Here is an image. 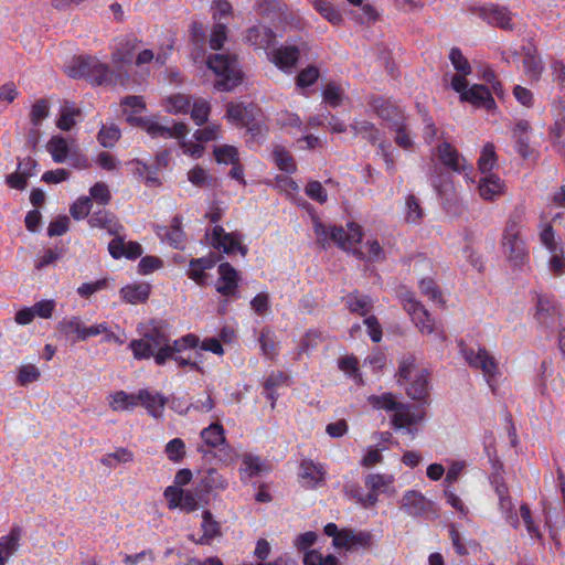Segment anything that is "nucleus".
<instances>
[{"label": "nucleus", "instance_id": "nucleus-42", "mask_svg": "<svg viewBox=\"0 0 565 565\" xmlns=\"http://www.w3.org/2000/svg\"><path fill=\"white\" fill-rule=\"evenodd\" d=\"M210 111V104L202 98L192 102L190 107L191 118L198 126H201L209 120Z\"/></svg>", "mask_w": 565, "mask_h": 565}, {"label": "nucleus", "instance_id": "nucleus-33", "mask_svg": "<svg viewBox=\"0 0 565 565\" xmlns=\"http://www.w3.org/2000/svg\"><path fill=\"white\" fill-rule=\"evenodd\" d=\"M345 302L351 312H356L361 316H366L373 308L372 299L359 292L348 295Z\"/></svg>", "mask_w": 565, "mask_h": 565}, {"label": "nucleus", "instance_id": "nucleus-25", "mask_svg": "<svg viewBox=\"0 0 565 565\" xmlns=\"http://www.w3.org/2000/svg\"><path fill=\"white\" fill-rule=\"evenodd\" d=\"M46 150L56 163H63L70 156L76 154L74 148L61 136H53L46 143Z\"/></svg>", "mask_w": 565, "mask_h": 565}, {"label": "nucleus", "instance_id": "nucleus-40", "mask_svg": "<svg viewBox=\"0 0 565 565\" xmlns=\"http://www.w3.org/2000/svg\"><path fill=\"white\" fill-rule=\"evenodd\" d=\"M276 166L287 173L296 171V163L292 156L281 146L275 147L273 151Z\"/></svg>", "mask_w": 565, "mask_h": 565}, {"label": "nucleus", "instance_id": "nucleus-9", "mask_svg": "<svg viewBox=\"0 0 565 565\" xmlns=\"http://www.w3.org/2000/svg\"><path fill=\"white\" fill-rule=\"evenodd\" d=\"M535 319L541 328L553 331L555 328L561 327L559 308L547 296L537 295Z\"/></svg>", "mask_w": 565, "mask_h": 565}, {"label": "nucleus", "instance_id": "nucleus-47", "mask_svg": "<svg viewBox=\"0 0 565 565\" xmlns=\"http://www.w3.org/2000/svg\"><path fill=\"white\" fill-rule=\"evenodd\" d=\"M169 460L180 462L185 456V444L181 438L171 439L164 448Z\"/></svg>", "mask_w": 565, "mask_h": 565}, {"label": "nucleus", "instance_id": "nucleus-23", "mask_svg": "<svg viewBox=\"0 0 565 565\" xmlns=\"http://www.w3.org/2000/svg\"><path fill=\"white\" fill-rule=\"evenodd\" d=\"M324 470L321 465L311 460H303L300 463V478L308 488H316L324 481Z\"/></svg>", "mask_w": 565, "mask_h": 565}, {"label": "nucleus", "instance_id": "nucleus-15", "mask_svg": "<svg viewBox=\"0 0 565 565\" xmlns=\"http://www.w3.org/2000/svg\"><path fill=\"white\" fill-rule=\"evenodd\" d=\"M503 247L509 259L513 262L514 265H520L524 262L526 257L525 246L514 227H510L505 231Z\"/></svg>", "mask_w": 565, "mask_h": 565}, {"label": "nucleus", "instance_id": "nucleus-43", "mask_svg": "<svg viewBox=\"0 0 565 565\" xmlns=\"http://www.w3.org/2000/svg\"><path fill=\"white\" fill-rule=\"evenodd\" d=\"M120 138V129L116 125H104L97 136L99 143L105 148H113Z\"/></svg>", "mask_w": 565, "mask_h": 565}, {"label": "nucleus", "instance_id": "nucleus-45", "mask_svg": "<svg viewBox=\"0 0 565 565\" xmlns=\"http://www.w3.org/2000/svg\"><path fill=\"white\" fill-rule=\"evenodd\" d=\"M497 162V156L494 152V146L492 143H487L483 146L481 156L478 160L479 170L482 173H488L492 170Z\"/></svg>", "mask_w": 565, "mask_h": 565}, {"label": "nucleus", "instance_id": "nucleus-38", "mask_svg": "<svg viewBox=\"0 0 565 565\" xmlns=\"http://www.w3.org/2000/svg\"><path fill=\"white\" fill-rule=\"evenodd\" d=\"M449 60L454 68L457 71V74L455 76H462V78H466V76H468L471 73V65L468 62V60L463 56L460 49L452 47L449 53Z\"/></svg>", "mask_w": 565, "mask_h": 565}, {"label": "nucleus", "instance_id": "nucleus-37", "mask_svg": "<svg viewBox=\"0 0 565 565\" xmlns=\"http://www.w3.org/2000/svg\"><path fill=\"white\" fill-rule=\"evenodd\" d=\"M394 482V477L390 475L371 473L365 478V486L377 493H384Z\"/></svg>", "mask_w": 565, "mask_h": 565}, {"label": "nucleus", "instance_id": "nucleus-30", "mask_svg": "<svg viewBox=\"0 0 565 565\" xmlns=\"http://www.w3.org/2000/svg\"><path fill=\"white\" fill-rule=\"evenodd\" d=\"M135 460V454L126 448L118 447L114 451L104 455L100 458V463L109 469L116 468L118 465L130 463Z\"/></svg>", "mask_w": 565, "mask_h": 565}, {"label": "nucleus", "instance_id": "nucleus-64", "mask_svg": "<svg viewBox=\"0 0 565 565\" xmlns=\"http://www.w3.org/2000/svg\"><path fill=\"white\" fill-rule=\"evenodd\" d=\"M306 194L319 203H324L328 199L327 192L319 181L309 182L306 186Z\"/></svg>", "mask_w": 565, "mask_h": 565}, {"label": "nucleus", "instance_id": "nucleus-26", "mask_svg": "<svg viewBox=\"0 0 565 565\" xmlns=\"http://www.w3.org/2000/svg\"><path fill=\"white\" fill-rule=\"evenodd\" d=\"M92 227H99L106 230L110 235H118L122 230L121 224L117 221L114 214L108 211L100 210L95 212L88 220Z\"/></svg>", "mask_w": 565, "mask_h": 565}, {"label": "nucleus", "instance_id": "nucleus-3", "mask_svg": "<svg viewBox=\"0 0 565 565\" xmlns=\"http://www.w3.org/2000/svg\"><path fill=\"white\" fill-rule=\"evenodd\" d=\"M313 225L317 241L322 246L332 241L339 247L350 250L362 239L361 227L355 223H349L348 231L342 227L327 226L319 220H315Z\"/></svg>", "mask_w": 565, "mask_h": 565}, {"label": "nucleus", "instance_id": "nucleus-50", "mask_svg": "<svg viewBox=\"0 0 565 565\" xmlns=\"http://www.w3.org/2000/svg\"><path fill=\"white\" fill-rule=\"evenodd\" d=\"M227 39V28L225 24L216 23L210 34L209 44L214 51H218L223 47L224 42Z\"/></svg>", "mask_w": 565, "mask_h": 565}, {"label": "nucleus", "instance_id": "nucleus-52", "mask_svg": "<svg viewBox=\"0 0 565 565\" xmlns=\"http://www.w3.org/2000/svg\"><path fill=\"white\" fill-rule=\"evenodd\" d=\"M40 376L41 372L34 364H24L19 369L18 382L25 386L30 383L36 382Z\"/></svg>", "mask_w": 565, "mask_h": 565}, {"label": "nucleus", "instance_id": "nucleus-41", "mask_svg": "<svg viewBox=\"0 0 565 565\" xmlns=\"http://www.w3.org/2000/svg\"><path fill=\"white\" fill-rule=\"evenodd\" d=\"M264 469V465L258 457L245 455L243 457L242 467L239 469L242 479H248L259 475Z\"/></svg>", "mask_w": 565, "mask_h": 565}, {"label": "nucleus", "instance_id": "nucleus-35", "mask_svg": "<svg viewBox=\"0 0 565 565\" xmlns=\"http://www.w3.org/2000/svg\"><path fill=\"white\" fill-rule=\"evenodd\" d=\"M201 438L209 447L215 448L225 444V431L221 424L212 423L201 431Z\"/></svg>", "mask_w": 565, "mask_h": 565}, {"label": "nucleus", "instance_id": "nucleus-14", "mask_svg": "<svg viewBox=\"0 0 565 565\" xmlns=\"http://www.w3.org/2000/svg\"><path fill=\"white\" fill-rule=\"evenodd\" d=\"M244 39L256 50H267L274 45L276 35L270 28L256 24L246 30Z\"/></svg>", "mask_w": 565, "mask_h": 565}, {"label": "nucleus", "instance_id": "nucleus-53", "mask_svg": "<svg viewBox=\"0 0 565 565\" xmlns=\"http://www.w3.org/2000/svg\"><path fill=\"white\" fill-rule=\"evenodd\" d=\"M370 403L376 407V408H380V409H386V411H393L395 412V409L399 406V402H397L393 394L391 393H386V394H383L381 396H371L369 398Z\"/></svg>", "mask_w": 565, "mask_h": 565}, {"label": "nucleus", "instance_id": "nucleus-7", "mask_svg": "<svg viewBox=\"0 0 565 565\" xmlns=\"http://www.w3.org/2000/svg\"><path fill=\"white\" fill-rule=\"evenodd\" d=\"M460 353L470 367L481 370L484 377L490 381L498 373V362L486 348L475 350L460 343Z\"/></svg>", "mask_w": 565, "mask_h": 565}, {"label": "nucleus", "instance_id": "nucleus-57", "mask_svg": "<svg viewBox=\"0 0 565 565\" xmlns=\"http://www.w3.org/2000/svg\"><path fill=\"white\" fill-rule=\"evenodd\" d=\"M108 280L106 278L93 281L84 282L77 288V294L83 298H88L97 291L106 289Z\"/></svg>", "mask_w": 565, "mask_h": 565}, {"label": "nucleus", "instance_id": "nucleus-2", "mask_svg": "<svg viewBox=\"0 0 565 565\" xmlns=\"http://www.w3.org/2000/svg\"><path fill=\"white\" fill-rule=\"evenodd\" d=\"M66 74L72 78H85L95 85L122 84L127 74L111 71L108 64L95 56H79L66 67Z\"/></svg>", "mask_w": 565, "mask_h": 565}, {"label": "nucleus", "instance_id": "nucleus-28", "mask_svg": "<svg viewBox=\"0 0 565 565\" xmlns=\"http://www.w3.org/2000/svg\"><path fill=\"white\" fill-rule=\"evenodd\" d=\"M438 157L444 166L454 171H461L465 169V159L460 157L458 151L448 142H444L438 147Z\"/></svg>", "mask_w": 565, "mask_h": 565}, {"label": "nucleus", "instance_id": "nucleus-6", "mask_svg": "<svg viewBox=\"0 0 565 565\" xmlns=\"http://www.w3.org/2000/svg\"><path fill=\"white\" fill-rule=\"evenodd\" d=\"M398 299L404 310L411 316L412 321L424 334H430L436 330V324L428 310L415 298L413 291L402 289Z\"/></svg>", "mask_w": 565, "mask_h": 565}, {"label": "nucleus", "instance_id": "nucleus-58", "mask_svg": "<svg viewBox=\"0 0 565 565\" xmlns=\"http://www.w3.org/2000/svg\"><path fill=\"white\" fill-rule=\"evenodd\" d=\"M49 116V103L45 99H39L31 109L30 118L34 126H39L43 119Z\"/></svg>", "mask_w": 565, "mask_h": 565}, {"label": "nucleus", "instance_id": "nucleus-49", "mask_svg": "<svg viewBox=\"0 0 565 565\" xmlns=\"http://www.w3.org/2000/svg\"><path fill=\"white\" fill-rule=\"evenodd\" d=\"M214 156L217 162L225 164H235L238 162V151L235 147L224 145L214 149Z\"/></svg>", "mask_w": 565, "mask_h": 565}, {"label": "nucleus", "instance_id": "nucleus-24", "mask_svg": "<svg viewBox=\"0 0 565 565\" xmlns=\"http://www.w3.org/2000/svg\"><path fill=\"white\" fill-rule=\"evenodd\" d=\"M479 193L483 200H494L504 192V182L495 174H487L479 181Z\"/></svg>", "mask_w": 565, "mask_h": 565}, {"label": "nucleus", "instance_id": "nucleus-62", "mask_svg": "<svg viewBox=\"0 0 565 565\" xmlns=\"http://www.w3.org/2000/svg\"><path fill=\"white\" fill-rule=\"evenodd\" d=\"M218 135H220V126L212 124L202 129H198L193 136H194L195 140L199 142H207V141L216 140L218 138Z\"/></svg>", "mask_w": 565, "mask_h": 565}, {"label": "nucleus", "instance_id": "nucleus-34", "mask_svg": "<svg viewBox=\"0 0 565 565\" xmlns=\"http://www.w3.org/2000/svg\"><path fill=\"white\" fill-rule=\"evenodd\" d=\"M84 327L85 324L78 316L65 317L57 323V330L61 333L66 337L75 334L77 341H81V337H83Z\"/></svg>", "mask_w": 565, "mask_h": 565}, {"label": "nucleus", "instance_id": "nucleus-46", "mask_svg": "<svg viewBox=\"0 0 565 565\" xmlns=\"http://www.w3.org/2000/svg\"><path fill=\"white\" fill-rule=\"evenodd\" d=\"M81 114V110L72 107L70 105H65L61 110V116L56 122V126L61 130L68 131L75 125V118Z\"/></svg>", "mask_w": 565, "mask_h": 565}, {"label": "nucleus", "instance_id": "nucleus-10", "mask_svg": "<svg viewBox=\"0 0 565 565\" xmlns=\"http://www.w3.org/2000/svg\"><path fill=\"white\" fill-rule=\"evenodd\" d=\"M211 245L225 254L238 252L242 256L247 254V247L242 245L241 235L227 233L221 225H215L211 232Z\"/></svg>", "mask_w": 565, "mask_h": 565}, {"label": "nucleus", "instance_id": "nucleus-4", "mask_svg": "<svg viewBox=\"0 0 565 565\" xmlns=\"http://www.w3.org/2000/svg\"><path fill=\"white\" fill-rule=\"evenodd\" d=\"M207 66L218 77L215 83V88L218 90H232L241 81V71L237 67L236 58L230 54L211 55Z\"/></svg>", "mask_w": 565, "mask_h": 565}, {"label": "nucleus", "instance_id": "nucleus-11", "mask_svg": "<svg viewBox=\"0 0 565 565\" xmlns=\"http://www.w3.org/2000/svg\"><path fill=\"white\" fill-rule=\"evenodd\" d=\"M370 106L376 113V115L388 122L390 129L399 127L402 122L406 121L404 111L392 100L385 99L384 97H373L370 102Z\"/></svg>", "mask_w": 565, "mask_h": 565}, {"label": "nucleus", "instance_id": "nucleus-31", "mask_svg": "<svg viewBox=\"0 0 565 565\" xmlns=\"http://www.w3.org/2000/svg\"><path fill=\"white\" fill-rule=\"evenodd\" d=\"M227 484V480L214 468L207 469L201 478V488L205 492L223 491Z\"/></svg>", "mask_w": 565, "mask_h": 565}, {"label": "nucleus", "instance_id": "nucleus-55", "mask_svg": "<svg viewBox=\"0 0 565 565\" xmlns=\"http://www.w3.org/2000/svg\"><path fill=\"white\" fill-rule=\"evenodd\" d=\"M520 515L524 522V525H525L526 531L530 534V536L533 539L541 540L542 534H541L539 527L534 524L531 510L526 504H522L520 507Z\"/></svg>", "mask_w": 565, "mask_h": 565}, {"label": "nucleus", "instance_id": "nucleus-12", "mask_svg": "<svg viewBox=\"0 0 565 565\" xmlns=\"http://www.w3.org/2000/svg\"><path fill=\"white\" fill-rule=\"evenodd\" d=\"M217 273L216 291L226 298L234 297L239 281L237 270L230 263L225 262L218 265Z\"/></svg>", "mask_w": 565, "mask_h": 565}, {"label": "nucleus", "instance_id": "nucleus-5", "mask_svg": "<svg viewBox=\"0 0 565 565\" xmlns=\"http://www.w3.org/2000/svg\"><path fill=\"white\" fill-rule=\"evenodd\" d=\"M406 386L407 395L415 401L426 403L428 397V373L426 370H416L413 360H404L398 370V383Z\"/></svg>", "mask_w": 565, "mask_h": 565}, {"label": "nucleus", "instance_id": "nucleus-48", "mask_svg": "<svg viewBox=\"0 0 565 565\" xmlns=\"http://www.w3.org/2000/svg\"><path fill=\"white\" fill-rule=\"evenodd\" d=\"M315 9L332 24L341 22V14L326 0H313Z\"/></svg>", "mask_w": 565, "mask_h": 565}, {"label": "nucleus", "instance_id": "nucleus-63", "mask_svg": "<svg viewBox=\"0 0 565 565\" xmlns=\"http://www.w3.org/2000/svg\"><path fill=\"white\" fill-rule=\"evenodd\" d=\"M319 77V70L316 66H308L297 76V85L299 87L311 86Z\"/></svg>", "mask_w": 565, "mask_h": 565}, {"label": "nucleus", "instance_id": "nucleus-18", "mask_svg": "<svg viewBox=\"0 0 565 565\" xmlns=\"http://www.w3.org/2000/svg\"><path fill=\"white\" fill-rule=\"evenodd\" d=\"M425 412L422 408L413 409L409 405L401 403L395 409L392 423L395 428H408L424 419Z\"/></svg>", "mask_w": 565, "mask_h": 565}, {"label": "nucleus", "instance_id": "nucleus-36", "mask_svg": "<svg viewBox=\"0 0 565 565\" xmlns=\"http://www.w3.org/2000/svg\"><path fill=\"white\" fill-rule=\"evenodd\" d=\"M350 129L354 136H361L371 143H375L379 140V129L367 120H354L350 125Z\"/></svg>", "mask_w": 565, "mask_h": 565}, {"label": "nucleus", "instance_id": "nucleus-16", "mask_svg": "<svg viewBox=\"0 0 565 565\" xmlns=\"http://www.w3.org/2000/svg\"><path fill=\"white\" fill-rule=\"evenodd\" d=\"M478 13L489 24L505 30H512L511 13L505 7H500L498 4H489L481 7L478 10Z\"/></svg>", "mask_w": 565, "mask_h": 565}, {"label": "nucleus", "instance_id": "nucleus-17", "mask_svg": "<svg viewBox=\"0 0 565 565\" xmlns=\"http://www.w3.org/2000/svg\"><path fill=\"white\" fill-rule=\"evenodd\" d=\"M142 127L151 137L183 139L189 132L184 122H175L172 127H168L157 121L147 120Z\"/></svg>", "mask_w": 565, "mask_h": 565}, {"label": "nucleus", "instance_id": "nucleus-1", "mask_svg": "<svg viewBox=\"0 0 565 565\" xmlns=\"http://www.w3.org/2000/svg\"><path fill=\"white\" fill-rule=\"evenodd\" d=\"M199 343L200 339L195 334L189 333L171 340L163 330L154 327L146 331L140 339L131 340L129 349L136 360L153 359L159 366L172 360L179 367L190 366L193 370L201 371L195 361L184 359L181 354L185 350L196 348Z\"/></svg>", "mask_w": 565, "mask_h": 565}, {"label": "nucleus", "instance_id": "nucleus-44", "mask_svg": "<svg viewBox=\"0 0 565 565\" xmlns=\"http://www.w3.org/2000/svg\"><path fill=\"white\" fill-rule=\"evenodd\" d=\"M167 110L172 114H185L190 110L192 100L189 96L177 94L167 100Z\"/></svg>", "mask_w": 565, "mask_h": 565}, {"label": "nucleus", "instance_id": "nucleus-20", "mask_svg": "<svg viewBox=\"0 0 565 565\" xmlns=\"http://www.w3.org/2000/svg\"><path fill=\"white\" fill-rule=\"evenodd\" d=\"M138 49L137 39H126L118 43L115 51L111 53V62L116 67V72H121V66L128 65L132 62L134 53Z\"/></svg>", "mask_w": 565, "mask_h": 565}, {"label": "nucleus", "instance_id": "nucleus-60", "mask_svg": "<svg viewBox=\"0 0 565 565\" xmlns=\"http://www.w3.org/2000/svg\"><path fill=\"white\" fill-rule=\"evenodd\" d=\"M391 130L395 131L394 141L398 147L407 150L413 146V139L407 131L406 121L402 122L399 127H394Z\"/></svg>", "mask_w": 565, "mask_h": 565}, {"label": "nucleus", "instance_id": "nucleus-61", "mask_svg": "<svg viewBox=\"0 0 565 565\" xmlns=\"http://www.w3.org/2000/svg\"><path fill=\"white\" fill-rule=\"evenodd\" d=\"M89 193L92 199L104 205L107 204L111 199L108 185L104 182H97L94 184L90 188Z\"/></svg>", "mask_w": 565, "mask_h": 565}, {"label": "nucleus", "instance_id": "nucleus-54", "mask_svg": "<svg viewBox=\"0 0 565 565\" xmlns=\"http://www.w3.org/2000/svg\"><path fill=\"white\" fill-rule=\"evenodd\" d=\"M323 99L331 107H338L341 105L343 99V89L339 85L330 83L323 90Z\"/></svg>", "mask_w": 565, "mask_h": 565}, {"label": "nucleus", "instance_id": "nucleus-21", "mask_svg": "<svg viewBox=\"0 0 565 565\" xmlns=\"http://www.w3.org/2000/svg\"><path fill=\"white\" fill-rule=\"evenodd\" d=\"M202 535L199 539H194L191 536V540L200 545H210L212 541L222 535L221 524L213 518V514L205 510L202 513V524H201Z\"/></svg>", "mask_w": 565, "mask_h": 565}, {"label": "nucleus", "instance_id": "nucleus-22", "mask_svg": "<svg viewBox=\"0 0 565 565\" xmlns=\"http://www.w3.org/2000/svg\"><path fill=\"white\" fill-rule=\"evenodd\" d=\"M22 537L20 526H13L9 534L0 537V565H6L8 559L18 551Z\"/></svg>", "mask_w": 565, "mask_h": 565}, {"label": "nucleus", "instance_id": "nucleus-19", "mask_svg": "<svg viewBox=\"0 0 565 565\" xmlns=\"http://www.w3.org/2000/svg\"><path fill=\"white\" fill-rule=\"evenodd\" d=\"M402 509L409 515L420 516L431 509V502L420 492L411 490L403 495Z\"/></svg>", "mask_w": 565, "mask_h": 565}, {"label": "nucleus", "instance_id": "nucleus-39", "mask_svg": "<svg viewBox=\"0 0 565 565\" xmlns=\"http://www.w3.org/2000/svg\"><path fill=\"white\" fill-rule=\"evenodd\" d=\"M523 66L526 76H529L531 79L537 81L540 78L543 71L542 61L530 50L524 54Z\"/></svg>", "mask_w": 565, "mask_h": 565}, {"label": "nucleus", "instance_id": "nucleus-27", "mask_svg": "<svg viewBox=\"0 0 565 565\" xmlns=\"http://www.w3.org/2000/svg\"><path fill=\"white\" fill-rule=\"evenodd\" d=\"M299 58L297 46H281L271 53V62L281 70L292 68Z\"/></svg>", "mask_w": 565, "mask_h": 565}, {"label": "nucleus", "instance_id": "nucleus-32", "mask_svg": "<svg viewBox=\"0 0 565 565\" xmlns=\"http://www.w3.org/2000/svg\"><path fill=\"white\" fill-rule=\"evenodd\" d=\"M109 407L115 412L130 411L137 406V393L128 394L118 391L109 395Z\"/></svg>", "mask_w": 565, "mask_h": 565}, {"label": "nucleus", "instance_id": "nucleus-8", "mask_svg": "<svg viewBox=\"0 0 565 565\" xmlns=\"http://www.w3.org/2000/svg\"><path fill=\"white\" fill-rule=\"evenodd\" d=\"M451 87L454 90L460 93L461 100L486 108H490L494 104V99L486 86L476 84L467 88L468 82L466 78H462V76H452Z\"/></svg>", "mask_w": 565, "mask_h": 565}, {"label": "nucleus", "instance_id": "nucleus-29", "mask_svg": "<svg viewBox=\"0 0 565 565\" xmlns=\"http://www.w3.org/2000/svg\"><path fill=\"white\" fill-rule=\"evenodd\" d=\"M122 299L131 305L145 302L150 295V285L147 282L128 285L120 290Z\"/></svg>", "mask_w": 565, "mask_h": 565}, {"label": "nucleus", "instance_id": "nucleus-51", "mask_svg": "<svg viewBox=\"0 0 565 565\" xmlns=\"http://www.w3.org/2000/svg\"><path fill=\"white\" fill-rule=\"evenodd\" d=\"M90 207L92 199L89 196H82L73 203L70 212L73 218L78 221L88 216Z\"/></svg>", "mask_w": 565, "mask_h": 565}, {"label": "nucleus", "instance_id": "nucleus-13", "mask_svg": "<svg viewBox=\"0 0 565 565\" xmlns=\"http://www.w3.org/2000/svg\"><path fill=\"white\" fill-rule=\"evenodd\" d=\"M167 398L159 392L147 388L137 392V405H142L153 418H161Z\"/></svg>", "mask_w": 565, "mask_h": 565}, {"label": "nucleus", "instance_id": "nucleus-59", "mask_svg": "<svg viewBox=\"0 0 565 565\" xmlns=\"http://www.w3.org/2000/svg\"><path fill=\"white\" fill-rule=\"evenodd\" d=\"M166 58L167 57L164 54L156 55L153 53V51L146 49V50L140 51L137 54L135 63L137 66H142L143 64H148V63L154 61V63L158 66H162L166 63Z\"/></svg>", "mask_w": 565, "mask_h": 565}, {"label": "nucleus", "instance_id": "nucleus-56", "mask_svg": "<svg viewBox=\"0 0 565 565\" xmlns=\"http://www.w3.org/2000/svg\"><path fill=\"white\" fill-rule=\"evenodd\" d=\"M339 367L356 382H361V375L358 369V360L354 356L347 355L340 359Z\"/></svg>", "mask_w": 565, "mask_h": 565}]
</instances>
